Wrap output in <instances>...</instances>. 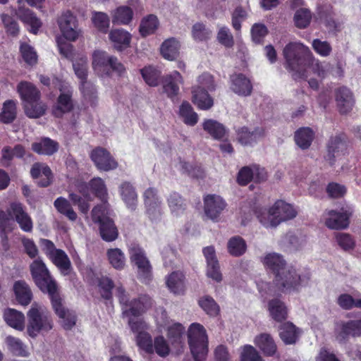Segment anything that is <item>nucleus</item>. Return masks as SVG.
<instances>
[{"label":"nucleus","mask_w":361,"mask_h":361,"mask_svg":"<svg viewBox=\"0 0 361 361\" xmlns=\"http://www.w3.org/2000/svg\"><path fill=\"white\" fill-rule=\"evenodd\" d=\"M286 66L293 72V77L297 79L307 78V64L314 61V55L310 48L300 42H290L283 50Z\"/></svg>","instance_id":"nucleus-1"},{"label":"nucleus","mask_w":361,"mask_h":361,"mask_svg":"<svg viewBox=\"0 0 361 361\" xmlns=\"http://www.w3.org/2000/svg\"><path fill=\"white\" fill-rule=\"evenodd\" d=\"M28 324L27 332L32 338L41 331H48L53 327L50 314L46 308L38 303H33L27 312Z\"/></svg>","instance_id":"nucleus-2"},{"label":"nucleus","mask_w":361,"mask_h":361,"mask_svg":"<svg viewBox=\"0 0 361 361\" xmlns=\"http://www.w3.org/2000/svg\"><path fill=\"white\" fill-rule=\"evenodd\" d=\"M116 295L122 305L124 317H138L152 307V302L147 295H142L137 299L130 300L125 290L119 286L116 288Z\"/></svg>","instance_id":"nucleus-3"},{"label":"nucleus","mask_w":361,"mask_h":361,"mask_svg":"<svg viewBox=\"0 0 361 361\" xmlns=\"http://www.w3.org/2000/svg\"><path fill=\"white\" fill-rule=\"evenodd\" d=\"M32 279L38 288L44 293H47L50 298L56 297L58 287L51 278L46 265L41 259H36L30 266Z\"/></svg>","instance_id":"nucleus-4"},{"label":"nucleus","mask_w":361,"mask_h":361,"mask_svg":"<svg viewBox=\"0 0 361 361\" xmlns=\"http://www.w3.org/2000/svg\"><path fill=\"white\" fill-rule=\"evenodd\" d=\"M274 283L281 290L290 292L298 290L304 283V279L301 278L295 269L288 267L275 276Z\"/></svg>","instance_id":"nucleus-5"},{"label":"nucleus","mask_w":361,"mask_h":361,"mask_svg":"<svg viewBox=\"0 0 361 361\" xmlns=\"http://www.w3.org/2000/svg\"><path fill=\"white\" fill-rule=\"evenodd\" d=\"M188 343L192 355L207 353V336L204 326L198 323L192 324L188 329Z\"/></svg>","instance_id":"nucleus-6"},{"label":"nucleus","mask_w":361,"mask_h":361,"mask_svg":"<svg viewBox=\"0 0 361 361\" xmlns=\"http://www.w3.org/2000/svg\"><path fill=\"white\" fill-rule=\"evenodd\" d=\"M56 86L60 91L56 103L53 108L52 112L56 117H61L64 114L70 112L73 109L72 99L73 88L65 81H58Z\"/></svg>","instance_id":"nucleus-7"},{"label":"nucleus","mask_w":361,"mask_h":361,"mask_svg":"<svg viewBox=\"0 0 361 361\" xmlns=\"http://www.w3.org/2000/svg\"><path fill=\"white\" fill-rule=\"evenodd\" d=\"M129 252L131 262L137 268L139 279L145 283L148 282L152 277V267L144 251L139 246L133 245L130 247Z\"/></svg>","instance_id":"nucleus-8"},{"label":"nucleus","mask_w":361,"mask_h":361,"mask_svg":"<svg viewBox=\"0 0 361 361\" xmlns=\"http://www.w3.org/2000/svg\"><path fill=\"white\" fill-rule=\"evenodd\" d=\"M58 25L65 39L75 41L80 33L76 17L70 11H66L59 17Z\"/></svg>","instance_id":"nucleus-9"},{"label":"nucleus","mask_w":361,"mask_h":361,"mask_svg":"<svg viewBox=\"0 0 361 361\" xmlns=\"http://www.w3.org/2000/svg\"><path fill=\"white\" fill-rule=\"evenodd\" d=\"M335 336L341 343H345L349 337H361V317L357 319L341 322L335 329Z\"/></svg>","instance_id":"nucleus-10"},{"label":"nucleus","mask_w":361,"mask_h":361,"mask_svg":"<svg viewBox=\"0 0 361 361\" xmlns=\"http://www.w3.org/2000/svg\"><path fill=\"white\" fill-rule=\"evenodd\" d=\"M348 149L347 140L345 135L339 134L330 137L327 143L326 160L331 165L334 159L344 155Z\"/></svg>","instance_id":"nucleus-11"},{"label":"nucleus","mask_w":361,"mask_h":361,"mask_svg":"<svg viewBox=\"0 0 361 361\" xmlns=\"http://www.w3.org/2000/svg\"><path fill=\"white\" fill-rule=\"evenodd\" d=\"M162 89L169 98L175 99L180 92V86L184 83V80L180 73L177 71L165 75L162 78Z\"/></svg>","instance_id":"nucleus-12"},{"label":"nucleus","mask_w":361,"mask_h":361,"mask_svg":"<svg viewBox=\"0 0 361 361\" xmlns=\"http://www.w3.org/2000/svg\"><path fill=\"white\" fill-rule=\"evenodd\" d=\"M91 159L100 171H108L117 168L118 163L105 149L98 147L91 153Z\"/></svg>","instance_id":"nucleus-13"},{"label":"nucleus","mask_w":361,"mask_h":361,"mask_svg":"<svg viewBox=\"0 0 361 361\" xmlns=\"http://www.w3.org/2000/svg\"><path fill=\"white\" fill-rule=\"evenodd\" d=\"M226 203L216 195H208L204 199V210L206 216L212 220L216 219L226 208Z\"/></svg>","instance_id":"nucleus-14"},{"label":"nucleus","mask_w":361,"mask_h":361,"mask_svg":"<svg viewBox=\"0 0 361 361\" xmlns=\"http://www.w3.org/2000/svg\"><path fill=\"white\" fill-rule=\"evenodd\" d=\"M112 56H109L106 52L100 50H96L92 54V68L100 77L110 75V66Z\"/></svg>","instance_id":"nucleus-15"},{"label":"nucleus","mask_w":361,"mask_h":361,"mask_svg":"<svg viewBox=\"0 0 361 361\" xmlns=\"http://www.w3.org/2000/svg\"><path fill=\"white\" fill-rule=\"evenodd\" d=\"M55 298H51L50 299L53 309L54 310L56 314L61 319L62 326L66 329H72L76 322L75 314L73 312L66 310L62 304L61 298L59 294H57Z\"/></svg>","instance_id":"nucleus-16"},{"label":"nucleus","mask_w":361,"mask_h":361,"mask_svg":"<svg viewBox=\"0 0 361 361\" xmlns=\"http://www.w3.org/2000/svg\"><path fill=\"white\" fill-rule=\"evenodd\" d=\"M237 140L244 146L252 145L266 135L263 128H256L250 130L247 127H242L237 130Z\"/></svg>","instance_id":"nucleus-17"},{"label":"nucleus","mask_w":361,"mask_h":361,"mask_svg":"<svg viewBox=\"0 0 361 361\" xmlns=\"http://www.w3.org/2000/svg\"><path fill=\"white\" fill-rule=\"evenodd\" d=\"M350 213L347 211H329L325 218L326 226L331 229H344L349 224Z\"/></svg>","instance_id":"nucleus-18"},{"label":"nucleus","mask_w":361,"mask_h":361,"mask_svg":"<svg viewBox=\"0 0 361 361\" xmlns=\"http://www.w3.org/2000/svg\"><path fill=\"white\" fill-rule=\"evenodd\" d=\"M231 89L239 96L247 97L252 91V85L249 78L242 73L231 76Z\"/></svg>","instance_id":"nucleus-19"},{"label":"nucleus","mask_w":361,"mask_h":361,"mask_svg":"<svg viewBox=\"0 0 361 361\" xmlns=\"http://www.w3.org/2000/svg\"><path fill=\"white\" fill-rule=\"evenodd\" d=\"M11 213H12L20 228L30 232L32 229V221L28 214L24 209L23 204L20 202H12L10 204Z\"/></svg>","instance_id":"nucleus-20"},{"label":"nucleus","mask_w":361,"mask_h":361,"mask_svg":"<svg viewBox=\"0 0 361 361\" xmlns=\"http://www.w3.org/2000/svg\"><path fill=\"white\" fill-rule=\"evenodd\" d=\"M109 39L114 49L121 51L130 47L131 35L123 29H115L109 32Z\"/></svg>","instance_id":"nucleus-21"},{"label":"nucleus","mask_w":361,"mask_h":361,"mask_svg":"<svg viewBox=\"0 0 361 361\" xmlns=\"http://www.w3.org/2000/svg\"><path fill=\"white\" fill-rule=\"evenodd\" d=\"M17 17L25 25L30 27V31L36 35L39 28L42 26L41 20L29 8L20 7L16 11Z\"/></svg>","instance_id":"nucleus-22"},{"label":"nucleus","mask_w":361,"mask_h":361,"mask_svg":"<svg viewBox=\"0 0 361 361\" xmlns=\"http://www.w3.org/2000/svg\"><path fill=\"white\" fill-rule=\"evenodd\" d=\"M336 100L339 111L342 114L350 111L354 105L352 92L349 89L344 87H340L336 90Z\"/></svg>","instance_id":"nucleus-23"},{"label":"nucleus","mask_w":361,"mask_h":361,"mask_svg":"<svg viewBox=\"0 0 361 361\" xmlns=\"http://www.w3.org/2000/svg\"><path fill=\"white\" fill-rule=\"evenodd\" d=\"M192 101L197 108L202 110H208L214 105L213 98L207 90L200 87H192Z\"/></svg>","instance_id":"nucleus-24"},{"label":"nucleus","mask_w":361,"mask_h":361,"mask_svg":"<svg viewBox=\"0 0 361 361\" xmlns=\"http://www.w3.org/2000/svg\"><path fill=\"white\" fill-rule=\"evenodd\" d=\"M254 343L267 356L274 355L277 350V346L269 334L264 333L257 336Z\"/></svg>","instance_id":"nucleus-25"},{"label":"nucleus","mask_w":361,"mask_h":361,"mask_svg":"<svg viewBox=\"0 0 361 361\" xmlns=\"http://www.w3.org/2000/svg\"><path fill=\"white\" fill-rule=\"evenodd\" d=\"M58 149V142L49 137L42 138L32 144V149L39 154L49 156L56 152Z\"/></svg>","instance_id":"nucleus-26"},{"label":"nucleus","mask_w":361,"mask_h":361,"mask_svg":"<svg viewBox=\"0 0 361 361\" xmlns=\"http://www.w3.org/2000/svg\"><path fill=\"white\" fill-rule=\"evenodd\" d=\"M263 262L268 269L274 273L275 276L288 267L283 256L276 252L266 255Z\"/></svg>","instance_id":"nucleus-27"},{"label":"nucleus","mask_w":361,"mask_h":361,"mask_svg":"<svg viewBox=\"0 0 361 361\" xmlns=\"http://www.w3.org/2000/svg\"><path fill=\"white\" fill-rule=\"evenodd\" d=\"M17 90L24 103L39 100L40 92L36 87L28 82H21L18 85Z\"/></svg>","instance_id":"nucleus-28"},{"label":"nucleus","mask_w":361,"mask_h":361,"mask_svg":"<svg viewBox=\"0 0 361 361\" xmlns=\"http://www.w3.org/2000/svg\"><path fill=\"white\" fill-rule=\"evenodd\" d=\"M166 285L174 294H181L185 290V275L182 271H173L166 277Z\"/></svg>","instance_id":"nucleus-29"},{"label":"nucleus","mask_w":361,"mask_h":361,"mask_svg":"<svg viewBox=\"0 0 361 361\" xmlns=\"http://www.w3.org/2000/svg\"><path fill=\"white\" fill-rule=\"evenodd\" d=\"M274 205L268 209H263L257 212L259 222L266 228H275L281 223L276 216Z\"/></svg>","instance_id":"nucleus-30"},{"label":"nucleus","mask_w":361,"mask_h":361,"mask_svg":"<svg viewBox=\"0 0 361 361\" xmlns=\"http://www.w3.org/2000/svg\"><path fill=\"white\" fill-rule=\"evenodd\" d=\"M202 127L215 140L223 139L227 133L224 126L213 119H206L202 123Z\"/></svg>","instance_id":"nucleus-31"},{"label":"nucleus","mask_w":361,"mask_h":361,"mask_svg":"<svg viewBox=\"0 0 361 361\" xmlns=\"http://www.w3.org/2000/svg\"><path fill=\"white\" fill-rule=\"evenodd\" d=\"M273 205L280 223L292 219L297 215V212L293 206L284 201L278 200Z\"/></svg>","instance_id":"nucleus-32"},{"label":"nucleus","mask_w":361,"mask_h":361,"mask_svg":"<svg viewBox=\"0 0 361 361\" xmlns=\"http://www.w3.org/2000/svg\"><path fill=\"white\" fill-rule=\"evenodd\" d=\"M30 173L35 178L44 177L38 183L42 187H47L51 183V171L49 167L44 164H34L31 168Z\"/></svg>","instance_id":"nucleus-33"},{"label":"nucleus","mask_w":361,"mask_h":361,"mask_svg":"<svg viewBox=\"0 0 361 361\" xmlns=\"http://www.w3.org/2000/svg\"><path fill=\"white\" fill-rule=\"evenodd\" d=\"M180 43L174 37L165 40L161 46V54L167 60L173 61L179 54Z\"/></svg>","instance_id":"nucleus-34"},{"label":"nucleus","mask_w":361,"mask_h":361,"mask_svg":"<svg viewBox=\"0 0 361 361\" xmlns=\"http://www.w3.org/2000/svg\"><path fill=\"white\" fill-rule=\"evenodd\" d=\"M119 190L127 207L130 209H135L137 201V195L134 187L130 183L125 182L120 185Z\"/></svg>","instance_id":"nucleus-35"},{"label":"nucleus","mask_w":361,"mask_h":361,"mask_svg":"<svg viewBox=\"0 0 361 361\" xmlns=\"http://www.w3.org/2000/svg\"><path fill=\"white\" fill-rule=\"evenodd\" d=\"M54 206L59 213L65 216L68 220L75 221L78 215L74 211L71 202L63 197L56 198L54 202Z\"/></svg>","instance_id":"nucleus-36"},{"label":"nucleus","mask_w":361,"mask_h":361,"mask_svg":"<svg viewBox=\"0 0 361 361\" xmlns=\"http://www.w3.org/2000/svg\"><path fill=\"white\" fill-rule=\"evenodd\" d=\"M314 133L308 127H303L295 133V141L296 145L302 149H308L314 139Z\"/></svg>","instance_id":"nucleus-37"},{"label":"nucleus","mask_w":361,"mask_h":361,"mask_svg":"<svg viewBox=\"0 0 361 361\" xmlns=\"http://www.w3.org/2000/svg\"><path fill=\"white\" fill-rule=\"evenodd\" d=\"M4 317L6 322L11 327L22 331L25 327L24 314L14 309H8L4 312Z\"/></svg>","instance_id":"nucleus-38"},{"label":"nucleus","mask_w":361,"mask_h":361,"mask_svg":"<svg viewBox=\"0 0 361 361\" xmlns=\"http://www.w3.org/2000/svg\"><path fill=\"white\" fill-rule=\"evenodd\" d=\"M299 334L298 329L290 322L283 324L279 329V336L281 340L288 345L295 343L298 338Z\"/></svg>","instance_id":"nucleus-39"},{"label":"nucleus","mask_w":361,"mask_h":361,"mask_svg":"<svg viewBox=\"0 0 361 361\" xmlns=\"http://www.w3.org/2000/svg\"><path fill=\"white\" fill-rule=\"evenodd\" d=\"M13 288L17 300L23 305H28L32 299L29 286L23 281H18L15 283Z\"/></svg>","instance_id":"nucleus-40"},{"label":"nucleus","mask_w":361,"mask_h":361,"mask_svg":"<svg viewBox=\"0 0 361 361\" xmlns=\"http://www.w3.org/2000/svg\"><path fill=\"white\" fill-rule=\"evenodd\" d=\"M49 258L63 275L68 274L71 268V264L68 255L64 251L59 249L52 254Z\"/></svg>","instance_id":"nucleus-41"},{"label":"nucleus","mask_w":361,"mask_h":361,"mask_svg":"<svg viewBox=\"0 0 361 361\" xmlns=\"http://www.w3.org/2000/svg\"><path fill=\"white\" fill-rule=\"evenodd\" d=\"M269 311L271 317L277 322H281L286 319V307L279 299L276 298L269 301Z\"/></svg>","instance_id":"nucleus-42"},{"label":"nucleus","mask_w":361,"mask_h":361,"mask_svg":"<svg viewBox=\"0 0 361 361\" xmlns=\"http://www.w3.org/2000/svg\"><path fill=\"white\" fill-rule=\"evenodd\" d=\"M159 23L154 15H149L145 17L140 22L139 31L142 37L154 34L158 29Z\"/></svg>","instance_id":"nucleus-43"},{"label":"nucleus","mask_w":361,"mask_h":361,"mask_svg":"<svg viewBox=\"0 0 361 361\" xmlns=\"http://www.w3.org/2000/svg\"><path fill=\"white\" fill-rule=\"evenodd\" d=\"M179 116L184 123L193 126L198 121V115L194 111L193 108L188 102H183L179 108Z\"/></svg>","instance_id":"nucleus-44"},{"label":"nucleus","mask_w":361,"mask_h":361,"mask_svg":"<svg viewBox=\"0 0 361 361\" xmlns=\"http://www.w3.org/2000/svg\"><path fill=\"white\" fill-rule=\"evenodd\" d=\"M25 114L31 118H37L43 116L47 110V106L39 100L24 103Z\"/></svg>","instance_id":"nucleus-45"},{"label":"nucleus","mask_w":361,"mask_h":361,"mask_svg":"<svg viewBox=\"0 0 361 361\" xmlns=\"http://www.w3.org/2000/svg\"><path fill=\"white\" fill-rule=\"evenodd\" d=\"M99 233L102 238L106 242L115 240L118 235L117 228L111 219L99 225Z\"/></svg>","instance_id":"nucleus-46"},{"label":"nucleus","mask_w":361,"mask_h":361,"mask_svg":"<svg viewBox=\"0 0 361 361\" xmlns=\"http://www.w3.org/2000/svg\"><path fill=\"white\" fill-rule=\"evenodd\" d=\"M168 205L174 216H179L183 213L185 204L181 196L175 192L169 194L167 197Z\"/></svg>","instance_id":"nucleus-47"},{"label":"nucleus","mask_w":361,"mask_h":361,"mask_svg":"<svg viewBox=\"0 0 361 361\" xmlns=\"http://www.w3.org/2000/svg\"><path fill=\"white\" fill-rule=\"evenodd\" d=\"M228 252L232 256L240 257L243 255L247 248L245 241L240 236H234L229 239L228 244Z\"/></svg>","instance_id":"nucleus-48"},{"label":"nucleus","mask_w":361,"mask_h":361,"mask_svg":"<svg viewBox=\"0 0 361 361\" xmlns=\"http://www.w3.org/2000/svg\"><path fill=\"white\" fill-rule=\"evenodd\" d=\"M106 255L109 263L116 269H123L126 265L124 253L119 248L109 249Z\"/></svg>","instance_id":"nucleus-49"},{"label":"nucleus","mask_w":361,"mask_h":361,"mask_svg":"<svg viewBox=\"0 0 361 361\" xmlns=\"http://www.w3.org/2000/svg\"><path fill=\"white\" fill-rule=\"evenodd\" d=\"M133 10L128 6H121L118 8L112 18V23L118 25H127L133 18Z\"/></svg>","instance_id":"nucleus-50"},{"label":"nucleus","mask_w":361,"mask_h":361,"mask_svg":"<svg viewBox=\"0 0 361 361\" xmlns=\"http://www.w3.org/2000/svg\"><path fill=\"white\" fill-rule=\"evenodd\" d=\"M6 342L9 350L15 355L21 357H27L29 355L26 345L19 338L8 336L6 338Z\"/></svg>","instance_id":"nucleus-51"},{"label":"nucleus","mask_w":361,"mask_h":361,"mask_svg":"<svg viewBox=\"0 0 361 361\" xmlns=\"http://www.w3.org/2000/svg\"><path fill=\"white\" fill-rule=\"evenodd\" d=\"M89 185L91 190L96 197L99 198L102 202L107 201V189L104 180L101 178H94L90 183Z\"/></svg>","instance_id":"nucleus-52"},{"label":"nucleus","mask_w":361,"mask_h":361,"mask_svg":"<svg viewBox=\"0 0 361 361\" xmlns=\"http://www.w3.org/2000/svg\"><path fill=\"white\" fill-rule=\"evenodd\" d=\"M192 37L194 40L197 42H202L208 40L211 38L212 30L206 27L205 25L201 23H197L192 27Z\"/></svg>","instance_id":"nucleus-53"},{"label":"nucleus","mask_w":361,"mask_h":361,"mask_svg":"<svg viewBox=\"0 0 361 361\" xmlns=\"http://www.w3.org/2000/svg\"><path fill=\"white\" fill-rule=\"evenodd\" d=\"M141 74L145 82L152 87H156L159 84L161 73L152 66L145 67L141 71Z\"/></svg>","instance_id":"nucleus-54"},{"label":"nucleus","mask_w":361,"mask_h":361,"mask_svg":"<svg viewBox=\"0 0 361 361\" xmlns=\"http://www.w3.org/2000/svg\"><path fill=\"white\" fill-rule=\"evenodd\" d=\"M100 205L95 206L92 210V219L99 225L111 219L109 217V209L106 202Z\"/></svg>","instance_id":"nucleus-55"},{"label":"nucleus","mask_w":361,"mask_h":361,"mask_svg":"<svg viewBox=\"0 0 361 361\" xmlns=\"http://www.w3.org/2000/svg\"><path fill=\"white\" fill-rule=\"evenodd\" d=\"M80 90L85 99L89 101L91 105H95L97 101V89L90 81L85 80L80 83Z\"/></svg>","instance_id":"nucleus-56"},{"label":"nucleus","mask_w":361,"mask_h":361,"mask_svg":"<svg viewBox=\"0 0 361 361\" xmlns=\"http://www.w3.org/2000/svg\"><path fill=\"white\" fill-rule=\"evenodd\" d=\"M16 116V106L14 102L8 100L4 102L0 114V121L5 123H11Z\"/></svg>","instance_id":"nucleus-57"},{"label":"nucleus","mask_w":361,"mask_h":361,"mask_svg":"<svg viewBox=\"0 0 361 361\" xmlns=\"http://www.w3.org/2000/svg\"><path fill=\"white\" fill-rule=\"evenodd\" d=\"M338 305L343 310H351L353 308H361V297L354 298L349 294H341L337 298Z\"/></svg>","instance_id":"nucleus-58"},{"label":"nucleus","mask_w":361,"mask_h":361,"mask_svg":"<svg viewBox=\"0 0 361 361\" xmlns=\"http://www.w3.org/2000/svg\"><path fill=\"white\" fill-rule=\"evenodd\" d=\"M312 14L307 8H300L294 15V22L297 27L304 29L307 27L311 21Z\"/></svg>","instance_id":"nucleus-59"},{"label":"nucleus","mask_w":361,"mask_h":361,"mask_svg":"<svg viewBox=\"0 0 361 361\" xmlns=\"http://www.w3.org/2000/svg\"><path fill=\"white\" fill-rule=\"evenodd\" d=\"M13 214L11 213V209H8V213L0 210V229L4 233L2 235L3 245L6 247L7 245V237L6 232L11 230L10 224L13 219Z\"/></svg>","instance_id":"nucleus-60"},{"label":"nucleus","mask_w":361,"mask_h":361,"mask_svg":"<svg viewBox=\"0 0 361 361\" xmlns=\"http://www.w3.org/2000/svg\"><path fill=\"white\" fill-rule=\"evenodd\" d=\"M313 50L322 57H327L332 52V47L327 41H322L319 39H314L312 42Z\"/></svg>","instance_id":"nucleus-61"},{"label":"nucleus","mask_w":361,"mask_h":361,"mask_svg":"<svg viewBox=\"0 0 361 361\" xmlns=\"http://www.w3.org/2000/svg\"><path fill=\"white\" fill-rule=\"evenodd\" d=\"M200 306L203 310L211 316H216L219 312V307L214 300L209 296L202 297L199 300Z\"/></svg>","instance_id":"nucleus-62"},{"label":"nucleus","mask_w":361,"mask_h":361,"mask_svg":"<svg viewBox=\"0 0 361 361\" xmlns=\"http://www.w3.org/2000/svg\"><path fill=\"white\" fill-rule=\"evenodd\" d=\"M73 68L75 72V74L78 77V78L80 80V82L83 81L87 80V60L86 58H81L78 61H75L73 63Z\"/></svg>","instance_id":"nucleus-63"},{"label":"nucleus","mask_w":361,"mask_h":361,"mask_svg":"<svg viewBox=\"0 0 361 361\" xmlns=\"http://www.w3.org/2000/svg\"><path fill=\"white\" fill-rule=\"evenodd\" d=\"M240 361H264L259 352L252 345H245L240 354Z\"/></svg>","instance_id":"nucleus-64"}]
</instances>
